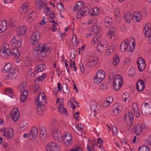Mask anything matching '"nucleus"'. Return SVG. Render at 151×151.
<instances>
[{
	"label": "nucleus",
	"mask_w": 151,
	"mask_h": 151,
	"mask_svg": "<svg viewBox=\"0 0 151 151\" xmlns=\"http://www.w3.org/2000/svg\"><path fill=\"white\" fill-rule=\"evenodd\" d=\"M50 51L49 47L47 46L46 44L43 45L42 43H40L35 48L33 54L35 57H39L40 58L47 56Z\"/></svg>",
	"instance_id": "nucleus-1"
},
{
	"label": "nucleus",
	"mask_w": 151,
	"mask_h": 151,
	"mask_svg": "<svg viewBox=\"0 0 151 151\" xmlns=\"http://www.w3.org/2000/svg\"><path fill=\"white\" fill-rule=\"evenodd\" d=\"M100 38L96 35L93 39L92 43L95 44L96 42H98L97 47V50L100 52H102L105 48L107 47L108 45V42L105 40H102L100 42Z\"/></svg>",
	"instance_id": "nucleus-2"
},
{
	"label": "nucleus",
	"mask_w": 151,
	"mask_h": 151,
	"mask_svg": "<svg viewBox=\"0 0 151 151\" xmlns=\"http://www.w3.org/2000/svg\"><path fill=\"white\" fill-rule=\"evenodd\" d=\"M141 111L144 115H148L151 113V99H147L142 104Z\"/></svg>",
	"instance_id": "nucleus-3"
},
{
	"label": "nucleus",
	"mask_w": 151,
	"mask_h": 151,
	"mask_svg": "<svg viewBox=\"0 0 151 151\" xmlns=\"http://www.w3.org/2000/svg\"><path fill=\"white\" fill-rule=\"evenodd\" d=\"M3 73L8 72L9 74L7 75V78L10 79H12L16 78L17 75V73L14 72V69L12 68L11 65L9 63H8L5 65L4 68L1 70Z\"/></svg>",
	"instance_id": "nucleus-4"
},
{
	"label": "nucleus",
	"mask_w": 151,
	"mask_h": 151,
	"mask_svg": "<svg viewBox=\"0 0 151 151\" xmlns=\"http://www.w3.org/2000/svg\"><path fill=\"white\" fill-rule=\"evenodd\" d=\"M104 74L105 73L102 70H99L96 73L95 77L93 78L94 83L97 84L101 82L104 78Z\"/></svg>",
	"instance_id": "nucleus-5"
},
{
	"label": "nucleus",
	"mask_w": 151,
	"mask_h": 151,
	"mask_svg": "<svg viewBox=\"0 0 151 151\" xmlns=\"http://www.w3.org/2000/svg\"><path fill=\"white\" fill-rule=\"evenodd\" d=\"M22 40L21 37L19 35H16L14 36L11 43L13 47L18 48L21 46Z\"/></svg>",
	"instance_id": "nucleus-6"
},
{
	"label": "nucleus",
	"mask_w": 151,
	"mask_h": 151,
	"mask_svg": "<svg viewBox=\"0 0 151 151\" xmlns=\"http://www.w3.org/2000/svg\"><path fill=\"white\" fill-rule=\"evenodd\" d=\"M11 54L10 49L7 44H4L1 48L0 55L4 58H6Z\"/></svg>",
	"instance_id": "nucleus-7"
},
{
	"label": "nucleus",
	"mask_w": 151,
	"mask_h": 151,
	"mask_svg": "<svg viewBox=\"0 0 151 151\" xmlns=\"http://www.w3.org/2000/svg\"><path fill=\"white\" fill-rule=\"evenodd\" d=\"M41 37L40 33L38 31L33 32L30 37V42L32 45L36 44L40 40Z\"/></svg>",
	"instance_id": "nucleus-8"
},
{
	"label": "nucleus",
	"mask_w": 151,
	"mask_h": 151,
	"mask_svg": "<svg viewBox=\"0 0 151 151\" xmlns=\"http://www.w3.org/2000/svg\"><path fill=\"white\" fill-rule=\"evenodd\" d=\"M46 95L44 94V93L43 92L41 91L38 93V95L37 96L36 98V101H39V104L41 105H43L44 106V104H46L47 102V100L46 99H45V97H46Z\"/></svg>",
	"instance_id": "nucleus-9"
},
{
	"label": "nucleus",
	"mask_w": 151,
	"mask_h": 151,
	"mask_svg": "<svg viewBox=\"0 0 151 151\" xmlns=\"http://www.w3.org/2000/svg\"><path fill=\"white\" fill-rule=\"evenodd\" d=\"M139 70L142 72L143 71L146 67V64L145 60L142 57H139L137 61Z\"/></svg>",
	"instance_id": "nucleus-10"
},
{
	"label": "nucleus",
	"mask_w": 151,
	"mask_h": 151,
	"mask_svg": "<svg viewBox=\"0 0 151 151\" xmlns=\"http://www.w3.org/2000/svg\"><path fill=\"white\" fill-rule=\"evenodd\" d=\"M11 117L14 122H16L19 117V112L18 109L16 108L11 112Z\"/></svg>",
	"instance_id": "nucleus-11"
},
{
	"label": "nucleus",
	"mask_w": 151,
	"mask_h": 151,
	"mask_svg": "<svg viewBox=\"0 0 151 151\" xmlns=\"http://www.w3.org/2000/svg\"><path fill=\"white\" fill-rule=\"evenodd\" d=\"M149 25L147 23L144 26L143 32L145 34V36L149 38V42L151 43V31Z\"/></svg>",
	"instance_id": "nucleus-12"
},
{
	"label": "nucleus",
	"mask_w": 151,
	"mask_h": 151,
	"mask_svg": "<svg viewBox=\"0 0 151 151\" xmlns=\"http://www.w3.org/2000/svg\"><path fill=\"white\" fill-rule=\"evenodd\" d=\"M40 102L37 100V101H35V104L36 110L39 114H42L44 111H45L46 108L43 105H41L40 104Z\"/></svg>",
	"instance_id": "nucleus-13"
},
{
	"label": "nucleus",
	"mask_w": 151,
	"mask_h": 151,
	"mask_svg": "<svg viewBox=\"0 0 151 151\" xmlns=\"http://www.w3.org/2000/svg\"><path fill=\"white\" fill-rule=\"evenodd\" d=\"M46 148L48 151H59V148L55 143L52 142L46 145Z\"/></svg>",
	"instance_id": "nucleus-14"
},
{
	"label": "nucleus",
	"mask_w": 151,
	"mask_h": 151,
	"mask_svg": "<svg viewBox=\"0 0 151 151\" xmlns=\"http://www.w3.org/2000/svg\"><path fill=\"white\" fill-rule=\"evenodd\" d=\"M136 87L137 90L139 92H141L144 89L145 85L143 80H138L136 83Z\"/></svg>",
	"instance_id": "nucleus-15"
},
{
	"label": "nucleus",
	"mask_w": 151,
	"mask_h": 151,
	"mask_svg": "<svg viewBox=\"0 0 151 151\" xmlns=\"http://www.w3.org/2000/svg\"><path fill=\"white\" fill-rule=\"evenodd\" d=\"M128 114H126L124 118V120L126 121L128 119L129 121V124H131L133 121V113L130 110L128 111Z\"/></svg>",
	"instance_id": "nucleus-16"
},
{
	"label": "nucleus",
	"mask_w": 151,
	"mask_h": 151,
	"mask_svg": "<svg viewBox=\"0 0 151 151\" xmlns=\"http://www.w3.org/2000/svg\"><path fill=\"white\" fill-rule=\"evenodd\" d=\"M3 135L7 139H11L14 135L13 130L11 129H9L6 131L5 130H4Z\"/></svg>",
	"instance_id": "nucleus-17"
},
{
	"label": "nucleus",
	"mask_w": 151,
	"mask_h": 151,
	"mask_svg": "<svg viewBox=\"0 0 151 151\" xmlns=\"http://www.w3.org/2000/svg\"><path fill=\"white\" fill-rule=\"evenodd\" d=\"M84 2L82 1H78L76 4L75 5L73 8V11L74 12H76L77 11H80L83 7Z\"/></svg>",
	"instance_id": "nucleus-18"
},
{
	"label": "nucleus",
	"mask_w": 151,
	"mask_h": 151,
	"mask_svg": "<svg viewBox=\"0 0 151 151\" xmlns=\"http://www.w3.org/2000/svg\"><path fill=\"white\" fill-rule=\"evenodd\" d=\"M7 27L6 20H2L0 22V33H2L5 31Z\"/></svg>",
	"instance_id": "nucleus-19"
},
{
	"label": "nucleus",
	"mask_w": 151,
	"mask_h": 151,
	"mask_svg": "<svg viewBox=\"0 0 151 151\" xmlns=\"http://www.w3.org/2000/svg\"><path fill=\"white\" fill-rule=\"evenodd\" d=\"M28 7V4L27 3L23 4L19 8V12L20 13L24 14L27 11Z\"/></svg>",
	"instance_id": "nucleus-20"
},
{
	"label": "nucleus",
	"mask_w": 151,
	"mask_h": 151,
	"mask_svg": "<svg viewBox=\"0 0 151 151\" xmlns=\"http://www.w3.org/2000/svg\"><path fill=\"white\" fill-rule=\"evenodd\" d=\"M138 107V105L136 103L133 104L132 105L133 110L134 114L137 117H139L140 116Z\"/></svg>",
	"instance_id": "nucleus-21"
},
{
	"label": "nucleus",
	"mask_w": 151,
	"mask_h": 151,
	"mask_svg": "<svg viewBox=\"0 0 151 151\" xmlns=\"http://www.w3.org/2000/svg\"><path fill=\"white\" fill-rule=\"evenodd\" d=\"M88 9L86 7L85 8H82L80 11H79L78 13H76L77 18H78V16L81 15V16H84V15H86L88 13L87 11Z\"/></svg>",
	"instance_id": "nucleus-22"
},
{
	"label": "nucleus",
	"mask_w": 151,
	"mask_h": 151,
	"mask_svg": "<svg viewBox=\"0 0 151 151\" xmlns=\"http://www.w3.org/2000/svg\"><path fill=\"white\" fill-rule=\"evenodd\" d=\"M134 129L135 130V132L136 135H139L142 133V129L141 127V125L138 124L134 126Z\"/></svg>",
	"instance_id": "nucleus-23"
},
{
	"label": "nucleus",
	"mask_w": 151,
	"mask_h": 151,
	"mask_svg": "<svg viewBox=\"0 0 151 151\" xmlns=\"http://www.w3.org/2000/svg\"><path fill=\"white\" fill-rule=\"evenodd\" d=\"M63 103L61 102L59 104V106L58 107L59 111L60 113L65 114H67V110L65 108H64Z\"/></svg>",
	"instance_id": "nucleus-24"
},
{
	"label": "nucleus",
	"mask_w": 151,
	"mask_h": 151,
	"mask_svg": "<svg viewBox=\"0 0 151 151\" xmlns=\"http://www.w3.org/2000/svg\"><path fill=\"white\" fill-rule=\"evenodd\" d=\"M37 128L36 127L32 128L31 130V133L29 134V136L30 137L34 138L37 135Z\"/></svg>",
	"instance_id": "nucleus-25"
},
{
	"label": "nucleus",
	"mask_w": 151,
	"mask_h": 151,
	"mask_svg": "<svg viewBox=\"0 0 151 151\" xmlns=\"http://www.w3.org/2000/svg\"><path fill=\"white\" fill-rule=\"evenodd\" d=\"M40 135L43 138L45 137L47 134V132L46 129L44 127L42 126L40 127Z\"/></svg>",
	"instance_id": "nucleus-26"
},
{
	"label": "nucleus",
	"mask_w": 151,
	"mask_h": 151,
	"mask_svg": "<svg viewBox=\"0 0 151 151\" xmlns=\"http://www.w3.org/2000/svg\"><path fill=\"white\" fill-rule=\"evenodd\" d=\"M132 16V14L129 13H126L124 15V18L126 22L127 23H129L131 22L133 17Z\"/></svg>",
	"instance_id": "nucleus-27"
},
{
	"label": "nucleus",
	"mask_w": 151,
	"mask_h": 151,
	"mask_svg": "<svg viewBox=\"0 0 151 151\" xmlns=\"http://www.w3.org/2000/svg\"><path fill=\"white\" fill-rule=\"evenodd\" d=\"M11 52L12 55L16 58H18L20 56V52L17 48H12Z\"/></svg>",
	"instance_id": "nucleus-28"
},
{
	"label": "nucleus",
	"mask_w": 151,
	"mask_h": 151,
	"mask_svg": "<svg viewBox=\"0 0 151 151\" xmlns=\"http://www.w3.org/2000/svg\"><path fill=\"white\" fill-rule=\"evenodd\" d=\"M51 126L54 129H59L60 127V126L57 123V121L55 119H53L52 121Z\"/></svg>",
	"instance_id": "nucleus-29"
},
{
	"label": "nucleus",
	"mask_w": 151,
	"mask_h": 151,
	"mask_svg": "<svg viewBox=\"0 0 151 151\" xmlns=\"http://www.w3.org/2000/svg\"><path fill=\"white\" fill-rule=\"evenodd\" d=\"M133 20H136V22H139L141 19V17L138 14H137V12L136 11L134 12V13L132 17Z\"/></svg>",
	"instance_id": "nucleus-30"
},
{
	"label": "nucleus",
	"mask_w": 151,
	"mask_h": 151,
	"mask_svg": "<svg viewBox=\"0 0 151 151\" xmlns=\"http://www.w3.org/2000/svg\"><path fill=\"white\" fill-rule=\"evenodd\" d=\"M115 29L114 27H113L110 29L108 32V35L110 39L114 36L115 33Z\"/></svg>",
	"instance_id": "nucleus-31"
},
{
	"label": "nucleus",
	"mask_w": 151,
	"mask_h": 151,
	"mask_svg": "<svg viewBox=\"0 0 151 151\" xmlns=\"http://www.w3.org/2000/svg\"><path fill=\"white\" fill-rule=\"evenodd\" d=\"M128 45V44L126 42H123L121 45L120 49L122 52L124 51L125 50H127V48Z\"/></svg>",
	"instance_id": "nucleus-32"
},
{
	"label": "nucleus",
	"mask_w": 151,
	"mask_h": 151,
	"mask_svg": "<svg viewBox=\"0 0 151 151\" xmlns=\"http://www.w3.org/2000/svg\"><path fill=\"white\" fill-rule=\"evenodd\" d=\"M46 77V75L45 74H43L42 75L40 76L37 78H36L35 80V83H37L38 81H43Z\"/></svg>",
	"instance_id": "nucleus-33"
},
{
	"label": "nucleus",
	"mask_w": 151,
	"mask_h": 151,
	"mask_svg": "<svg viewBox=\"0 0 151 151\" xmlns=\"http://www.w3.org/2000/svg\"><path fill=\"white\" fill-rule=\"evenodd\" d=\"M26 28L24 27L23 28L19 27L18 29V31L19 33V35H22L24 34L26 32Z\"/></svg>",
	"instance_id": "nucleus-34"
},
{
	"label": "nucleus",
	"mask_w": 151,
	"mask_h": 151,
	"mask_svg": "<svg viewBox=\"0 0 151 151\" xmlns=\"http://www.w3.org/2000/svg\"><path fill=\"white\" fill-rule=\"evenodd\" d=\"M122 98L125 102L127 101V100H129L130 99L129 94L127 92H125L122 95Z\"/></svg>",
	"instance_id": "nucleus-35"
},
{
	"label": "nucleus",
	"mask_w": 151,
	"mask_h": 151,
	"mask_svg": "<svg viewBox=\"0 0 151 151\" xmlns=\"http://www.w3.org/2000/svg\"><path fill=\"white\" fill-rule=\"evenodd\" d=\"M97 104L95 102H93L91 104V110L94 113H96L98 111V109L97 108Z\"/></svg>",
	"instance_id": "nucleus-36"
},
{
	"label": "nucleus",
	"mask_w": 151,
	"mask_h": 151,
	"mask_svg": "<svg viewBox=\"0 0 151 151\" xmlns=\"http://www.w3.org/2000/svg\"><path fill=\"white\" fill-rule=\"evenodd\" d=\"M27 126V124L25 122L22 123L20 125V129L19 130L20 131L24 130Z\"/></svg>",
	"instance_id": "nucleus-37"
},
{
	"label": "nucleus",
	"mask_w": 151,
	"mask_h": 151,
	"mask_svg": "<svg viewBox=\"0 0 151 151\" xmlns=\"http://www.w3.org/2000/svg\"><path fill=\"white\" fill-rule=\"evenodd\" d=\"M68 86L66 83H64L63 84L62 87V89L65 93L68 94L70 92L69 90L68 89Z\"/></svg>",
	"instance_id": "nucleus-38"
},
{
	"label": "nucleus",
	"mask_w": 151,
	"mask_h": 151,
	"mask_svg": "<svg viewBox=\"0 0 151 151\" xmlns=\"http://www.w3.org/2000/svg\"><path fill=\"white\" fill-rule=\"evenodd\" d=\"M113 64L114 65H117L119 62V58L118 54H115L114 56Z\"/></svg>",
	"instance_id": "nucleus-39"
},
{
	"label": "nucleus",
	"mask_w": 151,
	"mask_h": 151,
	"mask_svg": "<svg viewBox=\"0 0 151 151\" xmlns=\"http://www.w3.org/2000/svg\"><path fill=\"white\" fill-rule=\"evenodd\" d=\"M97 64V62L95 59H93L89 61L87 63L89 67H93Z\"/></svg>",
	"instance_id": "nucleus-40"
},
{
	"label": "nucleus",
	"mask_w": 151,
	"mask_h": 151,
	"mask_svg": "<svg viewBox=\"0 0 151 151\" xmlns=\"http://www.w3.org/2000/svg\"><path fill=\"white\" fill-rule=\"evenodd\" d=\"M35 5L37 8L39 9L42 6V1L41 0H36Z\"/></svg>",
	"instance_id": "nucleus-41"
},
{
	"label": "nucleus",
	"mask_w": 151,
	"mask_h": 151,
	"mask_svg": "<svg viewBox=\"0 0 151 151\" xmlns=\"http://www.w3.org/2000/svg\"><path fill=\"white\" fill-rule=\"evenodd\" d=\"M53 136L56 139V138L57 137H60L61 136L60 131L58 130H55L53 133Z\"/></svg>",
	"instance_id": "nucleus-42"
},
{
	"label": "nucleus",
	"mask_w": 151,
	"mask_h": 151,
	"mask_svg": "<svg viewBox=\"0 0 151 151\" xmlns=\"http://www.w3.org/2000/svg\"><path fill=\"white\" fill-rule=\"evenodd\" d=\"M91 32H92L93 35L97 33L98 31V26L96 25L93 26L92 27Z\"/></svg>",
	"instance_id": "nucleus-43"
},
{
	"label": "nucleus",
	"mask_w": 151,
	"mask_h": 151,
	"mask_svg": "<svg viewBox=\"0 0 151 151\" xmlns=\"http://www.w3.org/2000/svg\"><path fill=\"white\" fill-rule=\"evenodd\" d=\"M99 9L97 8H95L93 9V12L92 14H90L92 16L97 15L99 13Z\"/></svg>",
	"instance_id": "nucleus-44"
},
{
	"label": "nucleus",
	"mask_w": 151,
	"mask_h": 151,
	"mask_svg": "<svg viewBox=\"0 0 151 151\" xmlns=\"http://www.w3.org/2000/svg\"><path fill=\"white\" fill-rule=\"evenodd\" d=\"M114 46L112 45L110 46L107 50L106 52V54L107 55H109V54L113 52L114 50Z\"/></svg>",
	"instance_id": "nucleus-45"
},
{
	"label": "nucleus",
	"mask_w": 151,
	"mask_h": 151,
	"mask_svg": "<svg viewBox=\"0 0 151 151\" xmlns=\"http://www.w3.org/2000/svg\"><path fill=\"white\" fill-rule=\"evenodd\" d=\"M123 82V79H114L113 82L114 83V84H120L119 86H122Z\"/></svg>",
	"instance_id": "nucleus-46"
},
{
	"label": "nucleus",
	"mask_w": 151,
	"mask_h": 151,
	"mask_svg": "<svg viewBox=\"0 0 151 151\" xmlns=\"http://www.w3.org/2000/svg\"><path fill=\"white\" fill-rule=\"evenodd\" d=\"M76 55V52L74 49H71L70 52V56L72 59H73L74 61V59L75 57V55Z\"/></svg>",
	"instance_id": "nucleus-47"
},
{
	"label": "nucleus",
	"mask_w": 151,
	"mask_h": 151,
	"mask_svg": "<svg viewBox=\"0 0 151 151\" xmlns=\"http://www.w3.org/2000/svg\"><path fill=\"white\" fill-rule=\"evenodd\" d=\"M63 141L66 145L69 146L71 144L72 142V139H63Z\"/></svg>",
	"instance_id": "nucleus-48"
},
{
	"label": "nucleus",
	"mask_w": 151,
	"mask_h": 151,
	"mask_svg": "<svg viewBox=\"0 0 151 151\" xmlns=\"http://www.w3.org/2000/svg\"><path fill=\"white\" fill-rule=\"evenodd\" d=\"M104 23L105 24H107L110 25L112 23V20L111 18L108 17H106L104 19Z\"/></svg>",
	"instance_id": "nucleus-49"
},
{
	"label": "nucleus",
	"mask_w": 151,
	"mask_h": 151,
	"mask_svg": "<svg viewBox=\"0 0 151 151\" xmlns=\"http://www.w3.org/2000/svg\"><path fill=\"white\" fill-rule=\"evenodd\" d=\"M138 151H149V149L145 146H142L138 149Z\"/></svg>",
	"instance_id": "nucleus-50"
},
{
	"label": "nucleus",
	"mask_w": 151,
	"mask_h": 151,
	"mask_svg": "<svg viewBox=\"0 0 151 151\" xmlns=\"http://www.w3.org/2000/svg\"><path fill=\"white\" fill-rule=\"evenodd\" d=\"M63 139H72V137L70 136V134L68 132H66L63 135Z\"/></svg>",
	"instance_id": "nucleus-51"
},
{
	"label": "nucleus",
	"mask_w": 151,
	"mask_h": 151,
	"mask_svg": "<svg viewBox=\"0 0 151 151\" xmlns=\"http://www.w3.org/2000/svg\"><path fill=\"white\" fill-rule=\"evenodd\" d=\"M113 88L114 90L116 91L119 89L121 86H120V84H114V83H113Z\"/></svg>",
	"instance_id": "nucleus-52"
},
{
	"label": "nucleus",
	"mask_w": 151,
	"mask_h": 151,
	"mask_svg": "<svg viewBox=\"0 0 151 151\" xmlns=\"http://www.w3.org/2000/svg\"><path fill=\"white\" fill-rule=\"evenodd\" d=\"M57 8L58 10L63 11L64 10V6L61 3H58L57 6Z\"/></svg>",
	"instance_id": "nucleus-53"
},
{
	"label": "nucleus",
	"mask_w": 151,
	"mask_h": 151,
	"mask_svg": "<svg viewBox=\"0 0 151 151\" xmlns=\"http://www.w3.org/2000/svg\"><path fill=\"white\" fill-rule=\"evenodd\" d=\"M114 14L115 17L116 19H118L120 16L121 14L119 10L118 9H116L114 11Z\"/></svg>",
	"instance_id": "nucleus-54"
},
{
	"label": "nucleus",
	"mask_w": 151,
	"mask_h": 151,
	"mask_svg": "<svg viewBox=\"0 0 151 151\" xmlns=\"http://www.w3.org/2000/svg\"><path fill=\"white\" fill-rule=\"evenodd\" d=\"M122 109L121 108H119L117 107L114 110V113L115 115H117L119 114Z\"/></svg>",
	"instance_id": "nucleus-55"
},
{
	"label": "nucleus",
	"mask_w": 151,
	"mask_h": 151,
	"mask_svg": "<svg viewBox=\"0 0 151 151\" xmlns=\"http://www.w3.org/2000/svg\"><path fill=\"white\" fill-rule=\"evenodd\" d=\"M46 15L48 16H49L52 19H54V17H55V16L54 15V13L52 11L50 12V13H47Z\"/></svg>",
	"instance_id": "nucleus-56"
},
{
	"label": "nucleus",
	"mask_w": 151,
	"mask_h": 151,
	"mask_svg": "<svg viewBox=\"0 0 151 151\" xmlns=\"http://www.w3.org/2000/svg\"><path fill=\"white\" fill-rule=\"evenodd\" d=\"M5 92L7 94L10 96L9 95H12L13 93V91L12 89L6 88L5 91Z\"/></svg>",
	"instance_id": "nucleus-57"
},
{
	"label": "nucleus",
	"mask_w": 151,
	"mask_h": 151,
	"mask_svg": "<svg viewBox=\"0 0 151 151\" xmlns=\"http://www.w3.org/2000/svg\"><path fill=\"white\" fill-rule=\"evenodd\" d=\"M35 70L37 71L38 73L41 72V71H43V67L41 65H38L37 67L35 69Z\"/></svg>",
	"instance_id": "nucleus-58"
},
{
	"label": "nucleus",
	"mask_w": 151,
	"mask_h": 151,
	"mask_svg": "<svg viewBox=\"0 0 151 151\" xmlns=\"http://www.w3.org/2000/svg\"><path fill=\"white\" fill-rule=\"evenodd\" d=\"M27 98V97L25 96L22 94L21 95L20 100L22 102H24Z\"/></svg>",
	"instance_id": "nucleus-59"
},
{
	"label": "nucleus",
	"mask_w": 151,
	"mask_h": 151,
	"mask_svg": "<svg viewBox=\"0 0 151 151\" xmlns=\"http://www.w3.org/2000/svg\"><path fill=\"white\" fill-rule=\"evenodd\" d=\"M128 45V47L127 48V50L128 51H130L131 52H132L133 51V47H131V45H130L129 43H127Z\"/></svg>",
	"instance_id": "nucleus-60"
},
{
	"label": "nucleus",
	"mask_w": 151,
	"mask_h": 151,
	"mask_svg": "<svg viewBox=\"0 0 151 151\" xmlns=\"http://www.w3.org/2000/svg\"><path fill=\"white\" fill-rule=\"evenodd\" d=\"M110 103V102L109 101V100H106L104 101L103 106L107 107L109 105Z\"/></svg>",
	"instance_id": "nucleus-61"
},
{
	"label": "nucleus",
	"mask_w": 151,
	"mask_h": 151,
	"mask_svg": "<svg viewBox=\"0 0 151 151\" xmlns=\"http://www.w3.org/2000/svg\"><path fill=\"white\" fill-rule=\"evenodd\" d=\"M27 19L28 21L29 22H31L34 19V18H32V17H31V15L29 14L27 16Z\"/></svg>",
	"instance_id": "nucleus-62"
},
{
	"label": "nucleus",
	"mask_w": 151,
	"mask_h": 151,
	"mask_svg": "<svg viewBox=\"0 0 151 151\" xmlns=\"http://www.w3.org/2000/svg\"><path fill=\"white\" fill-rule=\"evenodd\" d=\"M39 90V86L38 85L35 86L34 87V91L35 92H38Z\"/></svg>",
	"instance_id": "nucleus-63"
},
{
	"label": "nucleus",
	"mask_w": 151,
	"mask_h": 151,
	"mask_svg": "<svg viewBox=\"0 0 151 151\" xmlns=\"http://www.w3.org/2000/svg\"><path fill=\"white\" fill-rule=\"evenodd\" d=\"M70 151H82V150L80 147H78L76 148L72 149Z\"/></svg>",
	"instance_id": "nucleus-64"
}]
</instances>
